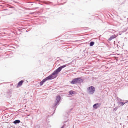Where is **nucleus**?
Returning a JSON list of instances; mask_svg holds the SVG:
<instances>
[{
	"mask_svg": "<svg viewBox=\"0 0 128 128\" xmlns=\"http://www.w3.org/2000/svg\"><path fill=\"white\" fill-rule=\"evenodd\" d=\"M69 93L70 95L72 96V94H74L75 93V92L74 91L71 90L69 92Z\"/></svg>",
	"mask_w": 128,
	"mask_h": 128,
	"instance_id": "obj_7",
	"label": "nucleus"
},
{
	"mask_svg": "<svg viewBox=\"0 0 128 128\" xmlns=\"http://www.w3.org/2000/svg\"><path fill=\"white\" fill-rule=\"evenodd\" d=\"M118 101H122V100L120 98H118Z\"/></svg>",
	"mask_w": 128,
	"mask_h": 128,
	"instance_id": "obj_15",
	"label": "nucleus"
},
{
	"mask_svg": "<svg viewBox=\"0 0 128 128\" xmlns=\"http://www.w3.org/2000/svg\"><path fill=\"white\" fill-rule=\"evenodd\" d=\"M118 108V107H116L113 110L115 111Z\"/></svg>",
	"mask_w": 128,
	"mask_h": 128,
	"instance_id": "obj_13",
	"label": "nucleus"
},
{
	"mask_svg": "<svg viewBox=\"0 0 128 128\" xmlns=\"http://www.w3.org/2000/svg\"><path fill=\"white\" fill-rule=\"evenodd\" d=\"M68 64H67L58 67L52 73V75H53L54 76H57V75H56V74H58L62 68H64L66 66H68Z\"/></svg>",
	"mask_w": 128,
	"mask_h": 128,
	"instance_id": "obj_2",
	"label": "nucleus"
},
{
	"mask_svg": "<svg viewBox=\"0 0 128 128\" xmlns=\"http://www.w3.org/2000/svg\"><path fill=\"white\" fill-rule=\"evenodd\" d=\"M94 42H91L90 43V46H92L94 44Z\"/></svg>",
	"mask_w": 128,
	"mask_h": 128,
	"instance_id": "obj_12",
	"label": "nucleus"
},
{
	"mask_svg": "<svg viewBox=\"0 0 128 128\" xmlns=\"http://www.w3.org/2000/svg\"><path fill=\"white\" fill-rule=\"evenodd\" d=\"M100 106V105L98 103H96L94 104L93 107L95 109H96L98 108Z\"/></svg>",
	"mask_w": 128,
	"mask_h": 128,
	"instance_id": "obj_6",
	"label": "nucleus"
},
{
	"mask_svg": "<svg viewBox=\"0 0 128 128\" xmlns=\"http://www.w3.org/2000/svg\"><path fill=\"white\" fill-rule=\"evenodd\" d=\"M128 102V101L127 102H124V103H125V104L127 103Z\"/></svg>",
	"mask_w": 128,
	"mask_h": 128,
	"instance_id": "obj_19",
	"label": "nucleus"
},
{
	"mask_svg": "<svg viewBox=\"0 0 128 128\" xmlns=\"http://www.w3.org/2000/svg\"><path fill=\"white\" fill-rule=\"evenodd\" d=\"M20 120H16L13 123L14 124H18L20 123Z\"/></svg>",
	"mask_w": 128,
	"mask_h": 128,
	"instance_id": "obj_10",
	"label": "nucleus"
},
{
	"mask_svg": "<svg viewBox=\"0 0 128 128\" xmlns=\"http://www.w3.org/2000/svg\"><path fill=\"white\" fill-rule=\"evenodd\" d=\"M34 8V9H36L37 8Z\"/></svg>",
	"mask_w": 128,
	"mask_h": 128,
	"instance_id": "obj_18",
	"label": "nucleus"
},
{
	"mask_svg": "<svg viewBox=\"0 0 128 128\" xmlns=\"http://www.w3.org/2000/svg\"><path fill=\"white\" fill-rule=\"evenodd\" d=\"M95 91V88L92 86H91L87 88V92L88 94H93Z\"/></svg>",
	"mask_w": 128,
	"mask_h": 128,
	"instance_id": "obj_4",
	"label": "nucleus"
},
{
	"mask_svg": "<svg viewBox=\"0 0 128 128\" xmlns=\"http://www.w3.org/2000/svg\"><path fill=\"white\" fill-rule=\"evenodd\" d=\"M56 77V76H54L53 75H52V74L48 76L44 79L41 82H40V86H41L42 85L44 82L47 80H52L55 78Z\"/></svg>",
	"mask_w": 128,
	"mask_h": 128,
	"instance_id": "obj_1",
	"label": "nucleus"
},
{
	"mask_svg": "<svg viewBox=\"0 0 128 128\" xmlns=\"http://www.w3.org/2000/svg\"><path fill=\"white\" fill-rule=\"evenodd\" d=\"M84 80L80 77L74 78L72 81L71 83L72 84H80L83 82Z\"/></svg>",
	"mask_w": 128,
	"mask_h": 128,
	"instance_id": "obj_3",
	"label": "nucleus"
},
{
	"mask_svg": "<svg viewBox=\"0 0 128 128\" xmlns=\"http://www.w3.org/2000/svg\"><path fill=\"white\" fill-rule=\"evenodd\" d=\"M118 102V104L120 105V106H122L125 104V103L123 102Z\"/></svg>",
	"mask_w": 128,
	"mask_h": 128,
	"instance_id": "obj_11",
	"label": "nucleus"
},
{
	"mask_svg": "<svg viewBox=\"0 0 128 128\" xmlns=\"http://www.w3.org/2000/svg\"><path fill=\"white\" fill-rule=\"evenodd\" d=\"M65 124H64V125H63L61 128H64V126L65 125Z\"/></svg>",
	"mask_w": 128,
	"mask_h": 128,
	"instance_id": "obj_16",
	"label": "nucleus"
},
{
	"mask_svg": "<svg viewBox=\"0 0 128 128\" xmlns=\"http://www.w3.org/2000/svg\"><path fill=\"white\" fill-rule=\"evenodd\" d=\"M66 122H64V123H65Z\"/></svg>",
	"mask_w": 128,
	"mask_h": 128,
	"instance_id": "obj_20",
	"label": "nucleus"
},
{
	"mask_svg": "<svg viewBox=\"0 0 128 128\" xmlns=\"http://www.w3.org/2000/svg\"><path fill=\"white\" fill-rule=\"evenodd\" d=\"M60 96L59 95H58L56 96V100L55 101V103L54 104L53 106V108H56L57 106H58L59 104L58 103L60 101Z\"/></svg>",
	"mask_w": 128,
	"mask_h": 128,
	"instance_id": "obj_5",
	"label": "nucleus"
},
{
	"mask_svg": "<svg viewBox=\"0 0 128 128\" xmlns=\"http://www.w3.org/2000/svg\"><path fill=\"white\" fill-rule=\"evenodd\" d=\"M116 36L114 35L111 36L108 39V40H110L112 39L115 38H116Z\"/></svg>",
	"mask_w": 128,
	"mask_h": 128,
	"instance_id": "obj_8",
	"label": "nucleus"
},
{
	"mask_svg": "<svg viewBox=\"0 0 128 128\" xmlns=\"http://www.w3.org/2000/svg\"><path fill=\"white\" fill-rule=\"evenodd\" d=\"M34 12H30V14H34Z\"/></svg>",
	"mask_w": 128,
	"mask_h": 128,
	"instance_id": "obj_17",
	"label": "nucleus"
},
{
	"mask_svg": "<svg viewBox=\"0 0 128 128\" xmlns=\"http://www.w3.org/2000/svg\"><path fill=\"white\" fill-rule=\"evenodd\" d=\"M23 82V81L22 80H21L20 81L18 84V86H20L22 85Z\"/></svg>",
	"mask_w": 128,
	"mask_h": 128,
	"instance_id": "obj_9",
	"label": "nucleus"
},
{
	"mask_svg": "<svg viewBox=\"0 0 128 128\" xmlns=\"http://www.w3.org/2000/svg\"><path fill=\"white\" fill-rule=\"evenodd\" d=\"M47 125L48 126V127H51V126L50 124H49V123H48Z\"/></svg>",
	"mask_w": 128,
	"mask_h": 128,
	"instance_id": "obj_14",
	"label": "nucleus"
}]
</instances>
